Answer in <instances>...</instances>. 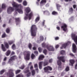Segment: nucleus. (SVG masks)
I'll use <instances>...</instances> for the list:
<instances>
[{
  "mask_svg": "<svg viewBox=\"0 0 77 77\" xmlns=\"http://www.w3.org/2000/svg\"><path fill=\"white\" fill-rule=\"evenodd\" d=\"M13 11H14V9L12 7H9L7 9V13L8 14H11Z\"/></svg>",
  "mask_w": 77,
  "mask_h": 77,
  "instance_id": "obj_8",
  "label": "nucleus"
},
{
  "mask_svg": "<svg viewBox=\"0 0 77 77\" xmlns=\"http://www.w3.org/2000/svg\"><path fill=\"white\" fill-rule=\"evenodd\" d=\"M12 48L13 49V50H15V45H13L12 46Z\"/></svg>",
  "mask_w": 77,
  "mask_h": 77,
  "instance_id": "obj_37",
  "label": "nucleus"
},
{
  "mask_svg": "<svg viewBox=\"0 0 77 77\" xmlns=\"http://www.w3.org/2000/svg\"><path fill=\"white\" fill-rule=\"evenodd\" d=\"M5 46L7 48H9V45H8V44L7 42L5 43Z\"/></svg>",
  "mask_w": 77,
  "mask_h": 77,
  "instance_id": "obj_18",
  "label": "nucleus"
},
{
  "mask_svg": "<svg viewBox=\"0 0 77 77\" xmlns=\"http://www.w3.org/2000/svg\"><path fill=\"white\" fill-rule=\"evenodd\" d=\"M9 32H10L9 29V28H7L6 30V32H7V33H9Z\"/></svg>",
  "mask_w": 77,
  "mask_h": 77,
  "instance_id": "obj_36",
  "label": "nucleus"
},
{
  "mask_svg": "<svg viewBox=\"0 0 77 77\" xmlns=\"http://www.w3.org/2000/svg\"><path fill=\"white\" fill-rule=\"evenodd\" d=\"M24 68V66H22L20 68L22 69H23Z\"/></svg>",
  "mask_w": 77,
  "mask_h": 77,
  "instance_id": "obj_50",
  "label": "nucleus"
},
{
  "mask_svg": "<svg viewBox=\"0 0 77 77\" xmlns=\"http://www.w3.org/2000/svg\"><path fill=\"white\" fill-rule=\"evenodd\" d=\"M72 50L73 52L74 53H75L76 52V50H77V48L76 47V46L74 44H73L72 45Z\"/></svg>",
  "mask_w": 77,
  "mask_h": 77,
  "instance_id": "obj_10",
  "label": "nucleus"
},
{
  "mask_svg": "<svg viewBox=\"0 0 77 77\" xmlns=\"http://www.w3.org/2000/svg\"><path fill=\"white\" fill-rule=\"evenodd\" d=\"M59 47V45H57L55 46V48H57Z\"/></svg>",
  "mask_w": 77,
  "mask_h": 77,
  "instance_id": "obj_44",
  "label": "nucleus"
},
{
  "mask_svg": "<svg viewBox=\"0 0 77 77\" xmlns=\"http://www.w3.org/2000/svg\"><path fill=\"white\" fill-rule=\"evenodd\" d=\"M15 54V52L14 51H12L11 53V54Z\"/></svg>",
  "mask_w": 77,
  "mask_h": 77,
  "instance_id": "obj_63",
  "label": "nucleus"
},
{
  "mask_svg": "<svg viewBox=\"0 0 77 77\" xmlns=\"http://www.w3.org/2000/svg\"><path fill=\"white\" fill-rule=\"evenodd\" d=\"M44 58V56L43 55H40L38 57L39 60H43V59Z\"/></svg>",
  "mask_w": 77,
  "mask_h": 77,
  "instance_id": "obj_15",
  "label": "nucleus"
},
{
  "mask_svg": "<svg viewBox=\"0 0 77 77\" xmlns=\"http://www.w3.org/2000/svg\"><path fill=\"white\" fill-rule=\"evenodd\" d=\"M6 59H7V58H6V57H5L4 59V61H5V60H6Z\"/></svg>",
  "mask_w": 77,
  "mask_h": 77,
  "instance_id": "obj_55",
  "label": "nucleus"
},
{
  "mask_svg": "<svg viewBox=\"0 0 77 77\" xmlns=\"http://www.w3.org/2000/svg\"><path fill=\"white\" fill-rule=\"evenodd\" d=\"M69 54V55H70V56H74V55L71 53Z\"/></svg>",
  "mask_w": 77,
  "mask_h": 77,
  "instance_id": "obj_51",
  "label": "nucleus"
},
{
  "mask_svg": "<svg viewBox=\"0 0 77 77\" xmlns=\"http://www.w3.org/2000/svg\"><path fill=\"white\" fill-rule=\"evenodd\" d=\"M31 58L32 59H33L35 58V55L33 54H32L31 56Z\"/></svg>",
  "mask_w": 77,
  "mask_h": 77,
  "instance_id": "obj_21",
  "label": "nucleus"
},
{
  "mask_svg": "<svg viewBox=\"0 0 77 77\" xmlns=\"http://www.w3.org/2000/svg\"><path fill=\"white\" fill-rule=\"evenodd\" d=\"M32 49L34 50H36V48L35 47H34L32 48Z\"/></svg>",
  "mask_w": 77,
  "mask_h": 77,
  "instance_id": "obj_49",
  "label": "nucleus"
},
{
  "mask_svg": "<svg viewBox=\"0 0 77 77\" xmlns=\"http://www.w3.org/2000/svg\"><path fill=\"white\" fill-rule=\"evenodd\" d=\"M65 54V51H61V54Z\"/></svg>",
  "mask_w": 77,
  "mask_h": 77,
  "instance_id": "obj_32",
  "label": "nucleus"
},
{
  "mask_svg": "<svg viewBox=\"0 0 77 77\" xmlns=\"http://www.w3.org/2000/svg\"><path fill=\"white\" fill-rule=\"evenodd\" d=\"M25 55L24 58L25 60H29L30 59V52L29 51H25L23 52L24 54Z\"/></svg>",
  "mask_w": 77,
  "mask_h": 77,
  "instance_id": "obj_4",
  "label": "nucleus"
},
{
  "mask_svg": "<svg viewBox=\"0 0 77 77\" xmlns=\"http://www.w3.org/2000/svg\"><path fill=\"white\" fill-rule=\"evenodd\" d=\"M57 64L59 66H60L62 64V63H61V62H60V60H59L57 61Z\"/></svg>",
  "mask_w": 77,
  "mask_h": 77,
  "instance_id": "obj_24",
  "label": "nucleus"
},
{
  "mask_svg": "<svg viewBox=\"0 0 77 77\" xmlns=\"http://www.w3.org/2000/svg\"><path fill=\"white\" fill-rule=\"evenodd\" d=\"M57 30H60V27H59V26L57 27Z\"/></svg>",
  "mask_w": 77,
  "mask_h": 77,
  "instance_id": "obj_52",
  "label": "nucleus"
},
{
  "mask_svg": "<svg viewBox=\"0 0 77 77\" xmlns=\"http://www.w3.org/2000/svg\"><path fill=\"white\" fill-rule=\"evenodd\" d=\"M73 8H74V9H75V8L76 7V5H73Z\"/></svg>",
  "mask_w": 77,
  "mask_h": 77,
  "instance_id": "obj_60",
  "label": "nucleus"
},
{
  "mask_svg": "<svg viewBox=\"0 0 77 77\" xmlns=\"http://www.w3.org/2000/svg\"><path fill=\"white\" fill-rule=\"evenodd\" d=\"M6 8V6L5 4H2V9H5Z\"/></svg>",
  "mask_w": 77,
  "mask_h": 77,
  "instance_id": "obj_22",
  "label": "nucleus"
},
{
  "mask_svg": "<svg viewBox=\"0 0 77 77\" xmlns=\"http://www.w3.org/2000/svg\"><path fill=\"white\" fill-rule=\"evenodd\" d=\"M2 50L3 51H6V49H5V48L4 47V45H3V44L2 45Z\"/></svg>",
  "mask_w": 77,
  "mask_h": 77,
  "instance_id": "obj_17",
  "label": "nucleus"
},
{
  "mask_svg": "<svg viewBox=\"0 0 77 77\" xmlns=\"http://www.w3.org/2000/svg\"><path fill=\"white\" fill-rule=\"evenodd\" d=\"M34 68L36 69V70H38V64H34Z\"/></svg>",
  "mask_w": 77,
  "mask_h": 77,
  "instance_id": "obj_25",
  "label": "nucleus"
},
{
  "mask_svg": "<svg viewBox=\"0 0 77 77\" xmlns=\"http://www.w3.org/2000/svg\"><path fill=\"white\" fill-rule=\"evenodd\" d=\"M23 5L24 6H26L27 5V2H26V1H24L23 3Z\"/></svg>",
  "mask_w": 77,
  "mask_h": 77,
  "instance_id": "obj_27",
  "label": "nucleus"
},
{
  "mask_svg": "<svg viewBox=\"0 0 77 77\" xmlns=\"http://www.w3.org/2000/svg\"><path fill=\"white\" fill-rule=\"evenodd\" d=\"M9 75L10 76L9 77H13L14 76V74L13 73H12L10 74Z\"/></svg>",
  "mask_w": 77,
  "mask_h": 77,
  "instance_id": "obj_31",
  "label": "nucleus"
},
{
  "mask_svg": "<svg viewBox=\"0 0 77 77\" xmlns=\"http://www.w3.org/2000/svg\"><path fill=\"white\" fill-rule=\"evenodd\" d=\"M32 75H34L35 74V70H33L32 71Z\"/></svg>",
  "mask_w": 77,
  "mask_h": 77,
  "instance_id": "obj_33",
  "label": "nucleus"
},
{
  "mask_svg": "<svg viewBox=\"0 0 77 77\" xmlns=\"http://www.w3.org/2000/svg\"><path fill=\"white\" fill-rule=\"evenodd\" d=\"M17 57L15 56H13L8 61V63L10 64H11V63H12V60H14V59H16Z\"/></svg>",
  "mask_w": 77,
  "mask_h": 77,
  "instance_id": "obj_6",
  "label": "nucleus"
},
{
  "mask_svg": "<svg viewBox=\"0 0 77 77\" xmlns=\"http://www.w3.org/2000/svg\"><path fill=\"white\" fill-rule=\"evenodd\" d=\"M52 15H57V12H55V11H53L52 13Z\"/></svg>",
  "mask_w": 77,
  "mask_h": 77,
  "instance_id": "obj_29",
  "label": "nucleus"
},
{
  "mask_svg": "<svg viewBox=\"0 0 77 77\" xmlns=\"http://www.w3.org/2000/svg\"><path fill=\"white\" fill-rule=\"evenodd\" d=\"M8 43H9V44H10V45H11L13 43V42H12V41H9L8 42Z\"/></svg>",
  "mask_w": 77,
  "mask_h": 77,
  "instance_id": "obj_43",
  "label": "nucleus"
},
{
  "mask_svg": "<svg viewBox=\"0 0 77 77\" xmlns=\"http://www.w3.org/2000/svg\"><path fill=\"white\" fill-rule=\"evenodd\" d=\"M70 62L71 64V65L72 66V64H74V63L75 61H74V60H70Z\"/></svg>",
  "mask_w": 77,
  "mask_h": 77,
  "instance_id": "obj_16",
  "label": "nucleus"
},
{
  "mask_svg": "<svg viewBox=\"0 0 77 77\" xmlns=\"http://www.w3.org/2000/svg\"><path fill=\"white\" fill-rule=\"evenodd\" d=\"M30 75V72H29L28 74L27 75V77H29Z\"/></svg>",
  "mask_w": 77,
  "mask_h": 77,
  "instance_id": "obj_45",
  "label": "nucleus"
},
{
  "mask_svg": "<svg viewBox=\"0 0 77 77\" xmlns=\"http://www.w3.org/2000/svg\"><path fill=\"white\" fill-rule=\"evenodd\" d=\"M12 4L13 7L16 8L15 9V13L18 12L19 14H23V10L21 9L23 8V6L21 5H18L14 2H13Z\"/></svg>",
  "mask_w": 77,
  "mask_h": 77,
  "instance_id": "obj_1",
  "label": "nucleus"
},
{
  "mask_svg": "<svg viewBox=\"0 0 77 77\" xmlns=\"http://www.w3.org/2000/svg\"><path fill=\"white\" fill-rule=\"evenodd\" d=\"M47 50L45 49L43 51V53L45 54H47Z\"/></svg>",
  "mask_w": 77,
  "mask_h": 77,
  "instance_id": "obj_35",
  "label": "nucleus"
},
{
  "mask_svg": "<svg viewBox=\"0 0 77 77\" xmlns=\"http://www.w3.org/2000/svg\"><path fill=\"white\" fill-rule=\"evenodd\" d=\"M48 51H54V49L52 46H50L49 47L47 48Z\"/></svg>",
  "mask_w": 77,
  "mask_h": 77,
  "instance_id": "obj_12",
  "label": "nucleus"
},
{
  "mask_svg": "<svg viewBox=\"0 0 77 77\" xmlns=\"http://www.w3.org/2000/svg\"><path fill=\"white\" fill-rule=\"evenodd\" d=\"M39 68L40 69H42V66L39 65Z\"/></svg>",
  "mask_w": 77,
  "mask_h": 77,
  "instance_id": "obj_56",
  "label": "nucleus"
},
{
  "mask_svg": "<svg viewBox=\"0 0 77 77\" xmlns=\"http://www.w3.org/2000/svg\"><path fill=\"white\" fill-rule=\"evenodd\" d=\"M52 62V59H51L49 60V62L51 63Z\"/></svg>",
  "mask_w": 77,
  "mask_h": 77,
  "instance_id": "obj_57",
  "label": "nucleus"
},
{
  "mask_svg": "<svg viewBox=\"0 0 77 77\" xmlns=\"http://www.w3.org/2000/svg\"><path fill=\"white\" fill-rule=\"evenodd\" d=\"M55 40H58L59 39V38L58 37H56L55 38Z\"/></svg>",
  "mask_w": 77,
  "mask_h": 77,
  "instance_id": "obj_53",
  "label": "nucleus"
},
{
  "mask_svg": "<svg viewBox=\"0 0 77 77\" xmlns=\"http://www.w3.org/2000/svg\"><path fill=\"white\" fill-rule=\"evenodd\" d=\"M33 68V66H32L30 67V69L31 70H32V69Z\"/></svg>",
  "mask_w": 77,
  "mask_h": 77,
  "instance_id": "obj_48",
  "label": "nucleus"
},
{
  "mask_svg": "<svg viewBox=\"0 0 77 77\" xmlns=\"http://www.w3.org/2000/svg\"><path fill=\"white\" fill-rule=\"evenodd\" d=\"M29 71L28 70H27L26 71V72H24V73H26L28 72H29Z\"/></svg>",
  "mask_w": 77,
  "mask_h": 77,
  "instance_id": "obj_61",
  "label": "nucleus"
},
{
  "mask_svg": "<svg viewBox=\"0 0 77 77\" xmlns=\"http://www.w3.org/2000/svg\"><path fill=\"white\" fill-rule=\"evenodd\" d=\"M31 35L32 36H36V33L37 28L36 27V26L35 25H32L31 28Z\"/></svg>",
  "mask_w": 77,
  "mask_h": 77,
  "instance_id": "obj_3",
  "label": "nucleus"
},
{
  "mask_svg": "<svg viewBox=\"0 0 77 77\" xmlns=\"http://www.w3.org/2000/svg\"><path fill=\"white\" fill-rule=\"evenodd\" d=\"M75 69H77V64H76L75 65Z\"/></svg>",
  "mask_w": 77,
  "mask_h": 77,
  "instance_id": "obj_59",
  "label": "nucleus"
},
{
  "mask_svg": "<svg viewBox=\"0 0 77 77\" xmlns=\"http://www.w3.org/2000/svg\"><path fill=\"white\" fill-rule=\"evenodd\" d=\"M66 27H67V26L65 24H64L63 26H61V28L64 31H66L67 30Z\"/></svg>",
  "mask_w": 77,
  "mask_h": 77,
  "instance_id": "obj_14",
  "label": "nucleus"
},
{
  "mask_svg": "<svg viewBox=\"0 0 77 77\" xmlns=\"http://www.w3.org/2000/svg\"><path fill=\"white\" fill-rule=\"evenodd\" d=\"M46 2H47L46 0H42L40 2V6H43L46 3Z\"/></svg>",
  "mask_w": 77,
  "mask_h": 77,
  "instance_id": "obj_9",
  "label": "nucleus"
},
{
  "mask_svg": "<svg viewBox=\"0 0 77 77\" xmlns=\"http://www.w3.org/2000/svg\"><path fill=\"white\" fill-rule=\"evenodd\" d=\"M15 20L16 21H19V20H20V19L19 18H15Z\"/></svg>",
  "mask_w": 77,
  "mask_h": 77,
  "instance_id": "obj_47",
  "label": "nucleus"
},
{
  "mask_svg": "<svg viewBox=\"0 0 77 77\" xmlns=\"http://www.w3.org/2000/svg\"><path fill=\"white\" fill-rule=\"evenodd\" d=\"M57 8H59V7H60V5H57Z\"/></svg>",
  "mask_w": 77,
  "mask_h": 77,
  "instance_id": "obj_58",
  "label": "nucleus"
},
{
  "mask_svg": "<svg viewBox=\"0 0 77 77\" xmlns=\"http://www.w3.org/2000/svg\"><path fill=\"white\" fill-rule=\"evenodd\" d=\"M35 54H36H36H38V51H35L34 52Z\"/></svg>",
  "mask_w": 77,
  "mask_h": 77,
  "instance_id": "obj_42",
  "label": "nucleus"
},
{
  "mask_svg": "<svg viewBox=\"0 0 77 77\" xmlns=\"http://www.w3.org/2000/svg\"><path fill=\"white\" fill-rule=\"evenodd\" d=\"M64 1H65V2H70L69 0H64Z\"/></svg>",
  "mask_w": 77,
  "mask_h": 77,
  "instance_id": "obj_64",
  "label": "nucleus"
},
{
  "mask_svg": "<svg viewBox=\"0 0 77 77\" xmlns=\"http://www.w3.org/2000/svg\"><path fill=\"white\" fill-rule=\"evenodd\" d=\"M29 49H31L32 48V45L30 44H29Z\"/></svg>",
  "mask_w": 77,
  "mask_h": 77,
  "instance_id": "obj_40",
  "label": "nucleus"
},
{
  "mask_svg": "<svg viewBox=\"0 0 77 77\" xmlns=\"http://www.w3.org/2000/svg\"><path fill=\"white\" fill-rule=\"evenodd\" d=\"M43 40H44V38L43 37V36H40V41H42Z\"/></svg>",
  "mask_w": 77,
  "mask_h": 77,
  "instance_id": "obj_20",
  "label": "nucleus"
},
{
  "mask_svg": "<svg viewBox=\"0 0 77 77\" xmlns=\"http://www.w3.org/2000/svg\"><path fill=\"white\" fill-rule=\"evenodd\" d=\"M11 53V51L9 50H8L7 51V52L6 53V55L7 56H9V54H10Z\"/></svg>",
  "mask_w": 77,
  "mask_h": 77,
  "instance_id": "obj_19",
  "label": "nucleus"
},
{
  "mask_svg": "<svg viewBox=\"0 0 77 77\" xmlns=\"http://www.w3.org/2000/svg\"><path fill=\"white\" fill-rule=\"evenodd\" d=\"M19 3H21L22 2V0H17Z\"/></svg>",
  "mask_w": 77,
  "mask_h": 77,
  "instance_id": "obj_54",
  "label": "nucleus"
},
{
  "mask_svg": "<svg viewBox=\"0 0 77 77\" xmlns=\"http://www.w3.org/2000/svg\"><path fill=\"white\" fill-rule=\"evenodd\" d=\"M43 64L44 66H46V65H48V63L47 62H44L42 61L39 62V65L42 66V65Z\"/></svg>",
  "mask_w": 77,
  "mask_h": 77,
  "instance_id": "obj_13",
  "label": "nucleus"
},
{
  "mask_svg": "<svg viewBox=\"0 0 77 77\" xmlns=\"http://www.w3.org/2000/svg\"><path fill=\"white\" fill-rule=\"evenodd\" d=\"M5 71V70L4 69L2 70L1 71H0V74H1V75L3 74L4 73Z\"/></svg>",
  "mask_w": 77,
  "mask_h": 77,
  "instance_id": "obj_23",
  "label": "nucleus"
},
{
  "mask_svg": "<svg viewBox=\"0 0 77 77\" xmlns=\"http://www.w3.org/2000/svg\"><path fill=\"white\" fill-rule=\"evenodd\" d=\"M30 11V8L28 7L26 8L25 9V15L26 16H25L24 19L25 20H27L28 18L29 20H30L31 18L33 16V13L32 12H31L29 15H28V13Z\"/></svg>",
  "mask_w": 77,
  "mask_h": 77,
  "instance_id": "obj_2",
  "label": "nucleus"
},
{
  "mask_svg": "<svg viewBox=\"0 0 77 77\" xmlns=\"http://www.w3.org/2000/svg\"><path fill=\"white\" fill-rule=\"evenodd\" d=\"M72 8H71L69 9V12H72Z\"/></svg>",
  "mask_w": 77,
  "mask_h": 77,
  "instance_id": "obj_46",
  "label": "nucleus"
},
{
  "mask_svg": "<svg viewBox=\"0 0 77 77\" xmlns=\"http://www.w3.org/2000/svg\"><path fill=\"white\" fill-rule=\"evenodd\" d=\"M6 37V34L4 33L2 35V38H5Z\"/></svg>",
  "mask_w": 77,
  "mask_h": 77,
  "instance_id": "obj_38",
  "label": "nucleus"
},
{
  "mask_svg": "<svg viewBox=\"0 0 77 77\" xmlns=\"http://www.w3.org/2000/svg\"><path fill=\"white\" fill-rule=\"evenodd\" d=\"M32 65V63L31 62H30L28 64V66H30V65Z\"/></svg>",
  "mask_w": 77,
  "mask_h": 77,
  "instance_id": "obj_62",
  "label": "nucleus"
},
{
  "mask_svg": "<svg viewBox=\"0 0 77 77\" xmlns=\"http://www.w3.org/2000/svg\"><path fill=\"white\" fill-rule=\"evenodd\" d=\"M71 42H68L66 43H65L64 44H63L62 45V47H60L61 49H62L63 48H66V47L69 44H71Z\"/></svg>",
  "mask_w": 77,
  "mask_h": 77,
  "instance_id": "obj_7",
  "label": "nucleus"
},
{
  "mask_svg": "<svg viewBox=\"0 0 77 77\" xmlns=\"http://www.w3.org/2000/svg\"><path fill=\"white\" fill-rule=\"evenodd\" d=\"M44 70L45 72H49V71L52 70V68L50 66H48L44 68Z\"/></svg>",
  "mask_w": 77,
  "mask_h": 77,
  "instance_id": "obj_5",
  "label": "nucleus"
},
{
  "mask_svg": "<svg viewBox=\"0 0 77 77\" xmlns=\"http://www.w3.org/2000/svg\"><path fill=\"white\" fill-rule=\"evenodd\" d=\"M20 72V70H17L16 71V74H17L18 73H19V72Z\"/></svg>",
  "mask_w": 77,
  "mask_h": 77,
  "instance_id": "obj_41",
  "label": "nucleus"
},
{
  "mask_svg": "<svg viewBox=\"0 0 77 77\" xmlns=\"http://www.w3.org/2000/svg\"><path fill=\"white\" fill-rule=\"evenodd\" d=\"M46 45H47V44L45 43H43L42 44V46L43 47H44L45 46H46Z\"/></svg>",
  "mask_w": 77,
  "mask_h": 77,
  "instance_id": "obj_30",
  "label": "nucleus"
},
{
  "mask_svg": "<svg viewBox=\"0 0 77 77\" xmlns=\"http://www.w3.org/2000/svg\"><path fill=\"white\" fill-rule=\"evenodd\" d=\"M38 50L40 53L41 52V51H42V48H41L39 47L38 48Z\"/></svg>",
  "mask_w": 77,
  "mask_h": 77,
  "instance_id": "obj_34",
  "label": "nucleus"
},
{
  "mask_svg": "<svg viewBox=\"0 0 77 77\" xmlns=\"http://www.w3.org/2000/svg\"><path fill=\"white\" fill-rule=\"evenodd\" d=\"M39 20V17H37L35 20V21L36 23H37L38 21Z\"/></svg>",
  "mask_w": 77,
  "mask_h": 77,
  "instance_id": "obj_26",
  "label": "nucleus"
},
{
  "mask_svg": "<svg viewBox=\"0 0 77 77\" xmlns=\"http://www.w3.org/2000/svg\"><path fill=\"white\" fill-rule=\"evenodd\" d=\"M16 77H23V75H19L16 76Z\"/></svg>",
  "mask_w": 77,
  "mask_h": 77,
  "instance_id": "obj_39",
  "label": "nucleus"
},
{
  "mask_svg": "<svg viewBox=\"0 0 77 77\" xmlns=\"http://www.w3.org/2000/svg\"><path fill=\"white\" fill-rule=\"evenodd\" d=\"M58 59H59L60 60H61L63 62H65V57H58Z\"/></svg>",
  "mask_w": 77,
  "mask_h": 77,
  "instance_id": "obj_11",
  "label": "nucleus"
},
{
  "mask_svg": "<svg viewBox=\"0 0 77 77\" xmlns=\"http://www.w3.org/2000/svg\"><path fill=\"white\" fill-rule=\"evenodd\" d=\"M69 70V67L67 66L65 69V71H68Z\"/></svg>",
  "mask_w": 77,
  "mask_h": 77,
  "instance_id": "obj_28",
  "label": "nucleus"
}]
</instances>
